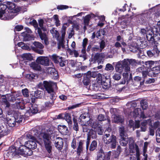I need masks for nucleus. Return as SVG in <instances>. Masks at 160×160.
<instances>
[{
	"mask_svg": "<svg viewBox=\"0 0 160 160\" xmlns=\"http://www.w3.org/2000/svg\"><path fill=\"white\" fill-rule=\"evenodd\" d=\"M54 136L53 131L50 130H48L46 132L42 133L40 135L39 143L40 144L44 143L46 149L49 153L51 152L52 148L51 139L53 138Z\"/></svg>",
	"mask_w": 160,
	"mask_h": 160,
	"instance_id": "f257e3e1",
	"label": "nucleus"
},
{
	"mask_svg": "<svg viewBox=\"0 0 160 160\" xmlns=\"http://www.w3.org/2000/svg\"><path fill=\"white\" fill-rule=\"evenodd\" d=\"M137 63L135 59H125L122 61L118 62L115 67L116 71L121 73L124 70L125 72L130 71V65L132 66H136Z\"/></svg>",
	"mask_w": 160,
	"mask_h": 160,
	"instance_id": "f03ea898",
	"label": "nucleus"
},
{
	"mask_svg": "<svg viewBox=\"0 0 160 160\" xmlns=\"http://www.w3.org/2000/svg\"><path fill=\"white\" fill-rule=\"evenodd\" d=\"M111 129L108 128L104 132L102 140L105 144L108 145L109 147L112 149L116 148L118 142L116 137L112 134Z\"/></svg>",
	"mask_w": 160,
	"mask_h": 160,
	"instance_id": "7ed1b4c3",
	"label": "nucleus"
},
{
	"mask_svg": "<svg viewBox=\"0 0 160 160\" xmlns=\"http://www.w3.org/2000/svg\"><path fill=\"white\" fill-rule=\"evenodd\" d=\"M8 10L4 13L3 19L4 20H9L13 18L15 15L14 13H16L19 11L21 8L16 6L15 4L12 2H9L7 3Z\"/></svg>",
	"mask_w": 160,
	"mask_h": 160,
	"instance_id": "20e7f679",
	"label": "nucleus"
},
{
	"mask_svg": "<svg viewBox=\"0 0 160 160\" xmlns=\"http://www.w3.org/2000/svg\"><path fill=\"white\" fill-rule=\"evenodd\" d=\"M44 21L42 19H40L38 21L39 25L40 28L38 27L37 28V32L40 38L42 40L44 41V43L46 45L49 44L48 39L46 33L42 32L41 29L43 31L45 32L47 31V28L45 26L43 25Z\"/></svg>",
	"mask_w": 160,
	"mask_h": 160,
	"instance_id": "39448f33",
	"label": "nucleus"
},
{
	"mask_svg": "<svg viewBox=\"0 0 160 160\" xmlns=\"http://www.w3.org/2000/svg\"><path fill=\"white\" fill-rule=\"evenodd\" d=\"M44 87L46 90L49 94V97L51 99H54L56 97L55 93L54 92L53 87H56V83L51 82H48L44 81Z\"/></svg>",
	"mask_w": 160,
	"mask_h": 160,
	"instance_id": "423d86ee",
	"label": "nucleus"
},
{
	"mask_svg": "<svg viewBox=\"0 0 160 160\" xmlns=\"http://www.w3.org/2000/svg\"><path fill=\"white\" fill-rule=\"evenodd\" d=\"M146 38L149 41L153 42L155 40H158L160 39V34L157 32L156 33H154L153 30L150 28L147 32Z\"/></svg>",
	"mask_w": 160,
	"mask_h": 160,
	"instance_id": "0eeeda50",
	"label": "nucleus"
},
{
	"mask_svg": "<svg viewBox=\"0 0 160 160\" xmlns=\"http://www.w3.org/2000/svg\"><path fill=\"white\" fill-rule=\"evenodd\" d=\"M50 59L55 64H59L62 67L65 65L66 61L64 60L62 57L58 55L57 54H54L50 56Z\"/></svg>",
	"mask_w": 160,
	"mask_h": 160,
	"instance_id": "6e6552de",
	"label": "nucleus"
},
{
	"mask_svg": "<svg viewBox=\"0 0 160 160\" xmlns=\"http://www.w3.org/2000/svg\"><path fill=\"white\" fill-rule=\"evenodd\" d=\"M36 61L38 63L45 66H48L50 64L49 59L47 57H39L37 58Z\"/></svg>",
	"mask_w": 160,
	"mask_h": 160,
	"instance_id": "1a4fd4ad",
	"label": "nucleus"
},
{
	"mask_svg": "<svg viewBox=\"0 0 160 160\" xmlns=\"http://www.w3.org/2000/svg\"><path fill=\"white\" fill-rule=\"evenodd\" d=\"M27 137L31 140L28 141V144L29 148L31 149H35L37 146V144L36 143L37 142L36 138L34 137L30 134L27 135Z\"/></svg>",
	"mask_w": 160,
	"mask_h": 160,
	"instance_id": "9d476101",
	"label": "nucleus"
},
{
	"mask_svg": "<svg viewBox=\"0 0 160 160\" xmlns=\"http://www.w3.org/2000/svg\"><path fill=\"white\" fill-rule=\"evenodd\" d=\"M132 113L134 118L140 117L143 118H146V117L144 114V112L142 111L141 109L140 108H135Z\"/></svg>",
	"mask_w": 160,
	"mask_h": 160,
	"instance_id": "9b49d317",
	"label": "nucleus"
},
{
	"mask_svg": "<svg viewBox=\"0 0 160 160\" xmlns=\"http://www.w3.org/2000/svg\"><path fill=\"white\" fill-rule=\"evenodd\" d=\"M9 132V129L6 125L4 124L0 126V138L7 135Z\"/></svg>",
	"mask_w": 160,
	"mask_h": 160,
	"instance_id": "f8f14e48",
	"label": "nucleus"
},
{
	"mask_svg": "<svg viewBox=\"0 0 160 160\" xmlns=\"http://www.w3.org/2000/svg\"><path fill=\"white\" fill-rule=\"evenodd\" d=\"M55 145L58 149V150L62 149L63 145V142L62 138L60 137L57 138L55 141Z\"/></svg>",
	"mask_w": 160,
	"mask_h": 160,
	"instance_id": "ddd939ff",
	"label": "nucleus"
},
{
	"mask_svg": "<svg viewBox=\"0 0 160 160\" xmlns=\"http://www.w3.org/2000/svg\"><path fill=\"white\" fill-rule=\"evenodd\" d=\"M83 143L82 140H80L78 145V148L77 149V153L78 156H79L83 151Z\"/></svg>",
	"mask_w": 160,
	"mask_h": 160,
	"instance_id": "4468645a",
	"label": "nucleus"
},
{
	"mask_svg": "<svg viewBox=\"0 0 160 160\" xmlns=\"http://www.w3.org/2000/svg\"><path fill=\"white\" fill-rule=\"evenodd\" d=\"M0 8V19L2 20H4V19H3V18L4 17V16H3V15H4V13H5V12H7V10H8V8H8L7 5H1Z\"/></svg>",
	"mask_w": 160,
	"mask_h": 160,
	"instance_id": "2eb2a0df",
	"label": "nucleus"
},
{
	"mask_svg": "<svg viewBox=\"0 0 160 160\" xmlns=\"http://www.w3.org/2000/svg\"><path fill=\"white\" fill-rule=\"evenodd\" d=\"M58 128L59 132L63 135H67L68 132V128L65 125H59Z\"/></svg>",
	"mask_w": 160,
	"mask_h": 160,
	"instance_id": "dca6fc26",
	"label": "nucleus"
},
{
	"mask_svg": "<svg viewBox=\"0 0 160 160\" xmlns=\"http://www.w3.org/2000/svg\"><path fill=\"white\" fill-rule=\"evenodd\" d=\"M87 124L92 128L96 129L98 127V123L96 121L90 119L87 122Z\"/></svg>",
	"mask_w": 160,
	"mask_h": 160,
	"instance_id": "f3484780",
	"label": "nucleus"
},
{
	"mask_svg": "<svg viewBox=\"0 0 160 160\" xmlns=\"http://www.w3.org/2000/svg\"><path fill=\"white\" fill-rule=\"evenodd\" d=\"M104 58V56L102 54L97 53L95 55L93 59L95 61H97L99 64L101 63L102 59Z\"/></svg>",
	"mask_w": 160,
	"mask_h": 160,
	"instance_id": "a211bd4d",
	"label": "nucleus"
},
{
	"mask_svg": "<svg viewBox=\"0 0 160 160\" xmlns=\"http://www.w3.org/2000/svg\"><path fill=\"white\" fill-rule=\"evenodd\" d=\"M112 117L113 121L115 122L122 123L123 122V118L121 116L113 114Z\"/></svg>",
	"mask_w": 160,
	"mask_h": 160,
	"instance_id": "6ab92c4d",
	"label": "nucleus"
},
{
	"mask_svg": "<svg viewBox=\"0 0 160 160\" xmlns=\"http://www.w3.org/2000/svg\"><path fill=\"white\" fill-rule=\"evenodd\" d=\"M7 122L10 127H13L15 126L16 121L14 117L11 116L10 118H8Z\"/></svg>",
	"mask_w": 160,
	"mask_h": 160,
	"instance_id": "aec40b11",
	"label": "nucleus"
},
{
	"mask_svg": "<svg viewBox=\"0 0 160 160\" xmlns=\"http://www.w3.org/2000/svg\"><path fill=\"white\" fill-rule=\"evenodd\" d=\"M8 153L12 156L18 154V149H17L14 146H11L9 148Z\"/></svg>",
	"mask_w": 160,
	"mask_h": 160,
	"instance_id": "412c9836",
	"label": "nucleus"
},
{
	"mask_svg": "<svg viewBox=\"0 0 160 160\" xmlns=\"http://www.w3.org/2000/svg\"><path fill=\"white\" fill-rule=\"evenodd\" d=\"M119 132L120 138H125V137H128L127 134L125 130V128L123 126H121L119 128Z\"/></svg>",
	"mask_w": 160,
	"mask_h": 160,
	"instance_id": "4be33fe9",
	"label": "nucleus"
},
{
	"mask_svg": "<svg viewBox=\"0 0 160 160\" xmlns=\"http://www.w3.org/2000/svg\"><path fill=\"white\" fill-rule=\"evenodd\" d=\"M30 67L33 70L37 71H40L41 67L39 63L35 62H32L30 65Z\"/></svg>",
	"mask_w": 160,
	"mask_h": 160,
	"instance_id": "5701e85b",
	"label": "nucleus"
},
{
	"mask_svg": "<svg viewBox=\"0 0 160 160\" xmlns=\"http://www.w3.org/2000/svg\"><path fill=\"white\" fill-rule=\"evenodd\" d=\"M104 153L102 148H100L98 154L97 160H103Z\"/></svg>",
	"mask_w": 160,
	"mask_h": 160,
	"instance_id": "b1692460",
	"label": "nucleus"
},
{
	"mask_svg": "<svg viewBox=\"0 0 160 160\" xmlns=\"http://www.w3.org/2000/svg\"><path fill=\"white\" fill-rule=\"evenodd\" d=\"M130 51L134 53H139L141 52V50L138 48L137 44L134 46L131 45L130 47Z\"/></svg>",
	"mask_w": 160,
	"mask_h": 160,
	"instance_id": "393cba45",
	"label": "nucleus"
},
{
	"mask_svg": "<svg viewBox=\"0 0 160 160\" xmlns=\"http://www.w3.org/2000/svg\"><path fill=\"white\" fill-rule=\"evenodd\" d=\"M151 121L150 119H149L147 120H145L142 122L141 124V128L142 131L145 132L147 128V125L148 121Z\"/></svg>",
	"mask_w": 160,
	"mask_h": 160,
	"instance_id": "a878e982",
	"label": "nucleus"
},
{
	"mask_svg": "<svg viewBox=\"0 0 160 160\" xmlns=\"http://www.w3.org/2000/svg\"><path fill=\"white\" fill-rule=\"evenodd\" d=\"M152 71L153 74V76H156V75L160 73V66H159L153 67L152 69Z\"/></svg>",
	"mask_w": 160,
	"mask_h": 160,
	"instance_id": "bb28decb",
	"label": "nucleus"
},
{
	"mask_svg": "<svg viewBox=\"0 0 160 160\" xmlns=\"http://www.w3.org/2000/svg\"><path fill=\"white\" fill-rule=\"evenodd\" d=\"M88 135L91 137L92 139H95L97 137L96 131L92 129H91L89 130L88 133Z\"/></svg>",
	"mask_w": 160,
	"mask_h": 160,
	"instance_id": "cd10ccee",
	"label": "nucleus"
},
{
	"mask_svg": "<svg viewBox=\"0 0 160 160\" xmlns=\"http://www.w3.org/2000/svg\"><path fill=\"white\" fill-rule=\"evenodd\" d=\"M120 143L122 146H126L128 144L127 137L120 138Z\"/></svg>",
	"mask_w": 160,
	"mask_h": 160,
	"instance_id": "c85d7f7f",
	"label": "nucleus"
},
{
	"mask_svg": "<svg viewBox=\"0 0 160 160\" xmlns=\"http://www.w3.org/2000/svg\"><path fill=\"white\" fill-rule=\"evenodd\" d=\"M25 30L26 31L25 32L22 33V35L24 38V39H25V38L28 37V34H27L26 33L28 34H31L32 33V32L31 30L28 28H25Z\"/></svg>",
	"mask_w": 160,
	"mask_h": 160,
	"instance_id": "c756f323",
	"label": "nucleus"
},
{
	"mask_svg": "<svg viewBox=\"0 0 160 160\" xmlns=\"http://www.w3.org/2000/svg\"><path fill=\"white\" fill-rule=\"evenodd\" d=\"M16 119V122L18 123L21 122L23 119V116L20 113H18L15 115L14 117Z\"/></svg>",
	"mask_w": 160,
	"mask_h": 160,
	"instance_id": "7c9ffc66",
	"label": "nucleus"
},
{
	"mask_svg": "<svg viewBox=\"0 0 160 160\" xmlns=\"http://www.w3.org/2000/svg\"><path fill=\"white\" fill-rule=\"evenodd\" d=\"M47 72L51 75H57V72L56 69L52 68H47Z\"/></svg>",
	"mask_w": 160,
	"mask_h": 160,
	"instance_id": "2f4dec72",
	"label": "nucleus"
},
{
	"mask_svg": "<svg viewBox=\"0 0 160 160\" xmlns=\"http://www.w3.org/2000/svg\"><path fill=\"white\" fill-rule=\"evenodd\" d=\"M97 142L95 140L92 141L89 148V150L90 151H93L97 148Z\"/></svg>",
	"mask_w": 160,
	"mask_h": 160,
	"instance_id": "473e14b6",
	"label": "nucleus"
},
{
	"mask_svg": "<svg viewBox=\"0 0 160 160\" xmlns=\"http://www.w3.org/2000/svg\"><path fill=\"white\" fill-rule=\"evenodd\" d=\"M22 57L25 60H31L32 59V57L30 53H24L22 55Z\"/></svg>",
	"mask_w": 160,
	"mask_h": 160,
	"instance_id": "72a5a7b5",
	"label": "nucleus"
},
{
	"mask_svg": "<svg viewBox=\"0 0 160 160\" xmlns=\"http://www.w3.org/2000/svg\"><path fill=\"white\" fill-rule=\"evenodd\" d=\"M141 106L143 110L146 109L148 107L147 102L146 100H142L140 102Z\"/></svg>",
	"mask_w": 160,
	"mask_h": 160,
	"instance_id": "f704fd0d",
	"label": "nucleus"
},
{
	"mask_svg": "<svg viewBox=\"0 0 160 160\" xmlns=\"http://www.w3.org/2000/svg\"><path fill=\"white\" fill-rule=\"evenodd\" d=\"M50 32L53 37L56 38H58L59 36V33L55 29H52L50 30Z\"/></svg>",
	"mask_w": 160,
	"mask_h": 160,
	"instance_id": "c9c22d12",
	"label": "nucleus"
},
{
	"mask_svg": "<svg viewBox=\"0 0 160 160\" xmlns=\"http://www.w3.org/2000/svg\"><path fill=\"white\" fill-rule=\"evenodd\" d=\"M43 95L42 91L37 90L35 92L34 96L36 98H40Z\"/></svg>",
	"mask_w": 160,
	"mask_h": 160,
	"instance_id": "e433bc0d",
	"label": "nucleus"
},
{
	"mask_svg": "<svg viewBox=\"0 0 160 160\" xmlns=\"http://www.w3.org/2000/svg\"><path fill=\"white\" fill-rule=\"evenodd\" d=\"M26 147L24 146H22L19 147L18 149V154H24V151H25V150H26Z\"/></svg>",
	"mask_w": 160,
	"mask_h": 160,
	"instance_id": "4c0bfd02",
	"label": "nucleus"
},
{
	"mask_svg": "<svg viewBox=\"0 0 160 160\" xmlns=\"http://www.w3.org/2000/svg\"><path fill=\"white\" fill-rule=\"evenodd\" d=\"M33 44L35 46L36 48L42 49L44 48L43 45L39 42H35L33 43Z\"/></svg>",
	"mask_w": 160,
	"mask_h": 160,
	"instance_id": "58836bf2",
	"label": "nucleus"
},
{
	"mask_svg": "<svg viewBox=\"0 0 160 160\" xmlns=\"http://www.w3.org/2000/svg\"><path fill=\"white\" fill-rule=\"evenodd\" d=\"M91 18L90 15H88L85 16L84 19V23L85 25H88L89 22Z\"/></svg>",
	"mask_w": 160,
	"mask_h": 160,
	"instance_id": "ea45409f",
	"label": "nucleus"
},
{
	"mask_svg": "<svg viewBox=\"0 0 160 160\" xmlns=\"http://www.w3.org/2000/svg\"><path fill=\"white\" fill-rule=\"evenodd\" d=\"M82 123L81 124V125L82 127L83 131V132H87L89 130L88 126L87 123H84L83 121H82Z\"/></svg>",
	"mask_w": 160,
	"mask_h": 160,
	"instance_id": "a19ab883",
	"label": "nucleus"
},
{
	"mask_svg": "<svg viewBox=\"0 0 160 160\" xmlns=\"http://www.w3.org/2000/svg\"><path fill=\"white\" fill-rule=\"evenodd\" d=\"M73 120L74 123V125L73 127V129L76 131H77L78 130V123L77 122V120L75 118H73Z\"/></svg>",
	"mask_w": 160,
	"mask_h": 160,
	"instance_id": "79ce46f5",
	"label": "nucleus"
},
{
	"mask_svg": "<svg viewBox=\"0 0 160 160\" xmlns=\"http://www.w3.org/2000/svg\"><path fill=\"white\" fill-rule=\"evenodd\" d=\"M64 118L69 124H72L71 117L69 114L68 113L66 114L65 115Z\"/></svg>",
	"mask_w": 160,
	"mask_h": 160,
	"instance_id": "37998d69",
	"label": "nucleus"
},
{
	"mask_svg": "<svg viewBox=\"0 0 160 160\" xmlns=\"http://www.w3.org/2000/svg\"><path fill=\"white\" fill-rule=\"evenodd\" d=\"M2 102L6 105V107H9L10 106V104L9 102L7 100L6 98V97L4 95L2 96Z\"/></svg>",
	"mask_w": 160,
	"mask_h": 160,
	"instance_id": "c03bdc74",
	"label": "nucleus"
},
{
	"mask_svg": "<svg viewBox=\"0 0 160 160\" xmlns=\"http://www.w3.org/2000/svg\"><path fill=\"white\" fill-rule=\"evenodd\" d=\"M136 145H137V144H134L129 145V149L130 153H134L135 152L136 150Z\"/></svg>",
	"mask_w": 160,
	"mask_h": 160,
	"instance_id": "a18cd8bd",
	"label": "nucleus"
},
{
	"mask_svg": "<svg viewBox=\"0 0 160 160\" xmlns=\"http://www.w3.org/2000/svg\"><path fill=\"white\" fill-rule=\"evenodd\" d=\"M105 69L106 71H112L113 70L114 68L111 64L110 63H108L106 65Z\"/></svg>",
	"mask_w": 160,
	"mask_h": 160,
	"instance_id": "49530a36",
	"label": "nucleus"
},
{
	"mask_svg": "<svg viewBox=\"0 0 160 160\" xmlns=\"http://www.w3.org/2000/svg\"><path fill=\"white\" fill-rule=\"evenodd\" d=\"M82 82L84 85L88 86L90 83V79L88 77H84Z\"/></svg>",
	"mask_w": 160,
	"mask_h": 160,
	"instance_id": "de8ad7c7",
	"label": "nucleus"
},
{
	"mask_svg": "<svg viewBox=\"0 0 160 160\" xmlns=\"http://www.w3.org/2000/svg\"><path fill=\"white\" fill-rule=\"evenodd\" d=\"M152 51L154 52L155 56H158L160 53V51L158 49L156 45L154 46Z\"/></svg>",
	"mask_w": 160,
	"mask_h": 160,
	"instance_id": "09e8293b",
	"label": "nucleus"
},
{
	"mask_svg": "<svg viewBox=\"0 0 160 160\" xmlns=\"http://www.w3.org/2000/svg\"><path fill=\"white\" fill-rule=\"evenodd\" d=\"M121 73H115L112 76L113 78L116 80H119L121 78Z\"/></svg>",
	"mask_w": 160,
	"mask_h": 160,
	"instance_id": "8fccbe9b",
	"label": "nucleus"
},
{
	"mask_svg": "<svg viewBox=\"0 0 160 160\" xmlns=\"http://www.w3.org/2000/svg\"><path fill=\"white\" fill-rule=\"evenodd\" d=\"M77 138H74L72 139L71 146V147L73 149H75L77 147V140H78Z\"/></svg>",
	"mask_w": 160,
	"mask_h": 160,
	"instance_id": "3c124183",
	"label": "nucleus"
},
{
	"mask_svg": "<svg viewBox=\"0 0 160 160\" xmlns=\"http://www.w3.org/2000/svg\"><path fill=\"white\" fill-rule=\"evenodd\" d=\"M122 75L124 80L121 82V83L122 84H124L126 82V80L128 79V78L129 75L128 72H124L123 73Z\"/></svg>",
	"mask_w": 160,
	"mask_h": 160,
	"instance_id": "603ef678",
	"label": "nucleus"
},
{
	"mask_svg": "<svg viewBox=\"0 0 160 160\" xmlns=\"http://www.w3.org/2000/svg\"><path fill=\"white\" fill-rule=\"evenodd\" d=\"M97 119L99 121H102L105 120L106 118L104 115L100 114L98 116Z\"/></svg>",
	"mask_w": 160,
	"mask_h": 160,
	"instance_id": "864d4df0",
	"label": "nucleus"
},
{
	"mask_svg": "<svg viewBox=\"0 0 160 160\" xmlns=\"http://www.w3.org/2000/svg\"><path fill=\"white\" fill-rule=\"evenodd\" d=\"M26 150H25V151H24L25 155L28 156H31L32 155V152L31 150L28 148L27 147H26Z\"/></svg>",
	"mask_w": 160,
	"mask_h": 160,
	"instance_id": "5fc2aeb1",
	"label": "nucleus"
},
{
	"mask_svg": "<svg viewBox=\"0 0 160 160\" xmlns=\"http://www.w3.org/2000/svg\"><path fill=\"white\" fill-rule=\"evenodd\" d=\"M137 105V103L135 102H129L127 104V106L128 107L130 106V108H132L136 107Z\"/></svg>",
	"mask_w": 160,
	"mask_h": 160,
	"instance_id": "6e6d98bb",
	"label": "nucleus"
},
{
	"mask_svg": "<svg viewBox=\"0 0 160 160\" xmlns=\"http://www.w3.org/2000/svg\"><path fill=\"white\" fill-rule=\"evenodd\" d=\"M154 64V62L152 61H146L145 62V64L147 66V67L148 68L151 67Z\"/></svg>",
	"mask_w": 160,
	"mask_h": 160,
	"instance_id": "4d7b16f0",
	"label": "nucleus"
},
{
	"mask_svg": "<svg viewBox=\"0 0 160 160\" xmlns=\"http://www.w3.org/2000/svg\"><path fill=\"white\" fill-rule=\"evenodd\" d=\"M136 156L137 157V160H140L139 156V150L138 147V145H136Z\"/></svg>",
	"mask_w": 160,
	"mask_h": 160,
	"instance_id": "13d9d810",
	"label": "nucleus"
},
{
	"mask_svg": "<svg viewBox=\"0 0 160 160\" xmlns=\"http://www.w3.org/2000/svg\"><path fill=\"white\" fill-rule=\"evenodd\" d=\"M100 51L101 52L102 50L105 48V42L104 40H102L100 42Z\"/></svg>",
	"mask_w": 160,
	"mask_h": 160,
	"instance_id": "bf43d9fd",
	"label": "nucleus"
},
{
	"mask_svg": "<svg viewBox=\"0 0 160 160\" xmlns=\"http://www.w3.org/2000/svg\"><path fill=\"white\" fill-rule=\"evenodd\" d=\"M22 92L23 95L25 97H28L29 96L28 90L27 88H25L22 90Z\"/></svg>",
	"mask_w": 160,
	"mask_h": 160,
	"instance_id": "052dcab7",
	"label": "nucleus"
},
{
	"mask_svg": "<svg viewBox=\"0 0 160 160\" xmlns=\"http://www.w3.org/2000/svg\"><path fill=\"white\" fill-rule=\"evenodd\" d=\"M55 99V98L54 99H51L52 101L51 102H50L49 101L47 102H45V106L47 107H51L53 103H54V100Z\"/></svg>",
	"mask_w": 160,
	"mask_h": 160,
	"instance_id": "680f3d73",
	"label": "nucleus"
},
{
	"mask_svg": "<svg viewBox=\"0 0 160 160\" xmlns=\"http://www.w3.org/2000/svg\"><path fill=\"white\" fill-rule=\"evenodd\" d=\"M20 102L17 101L15 103L13 104V107L16 109H19L20 108Z\"/></svg>",
	"mask_w": 160,
	"mask_h": 160,
	"instance_id": "e2e57ef3",
	"label": "nucleus"
},
{
	"mask_svg": "<svg viewBox=\"0 0 160 160\" xmlns=\"http://www.w3.org/2000/svg\"><path fill=\"white\" fill-rule=\"evenodd\" d=\"M35 77V75L33 73L27 74L26 75V77L30 80L34 79Z\"/></svg>",
	"mask_w": 160,
	"mask_h": 160,
	"instance_id": "0e129e2a",
	"label": "nucleus"
},
{
	"mask_svg": "<svg viewBox=\"0 0 160 160\" xmlns=\"http://www.w3.org/2000/svg\"><path fill=\"white\" fill-rule=\"evenodd\" d=\"M128 141L129 145L135 144L133 138L132 137L128 138Z\"/></svg>",
	"mask_w": 160,
	"mask_h": 160,
	"instance_id": "69168bd1",
	"label": "nucleus"
},
{
	"mask_svg": "<svg viewBox=\"0 0 160 160\" xmlns=\"http://www.w3.org/2000/svg\"><path fill=\"white\" fill-rule=\"evenodd\" d=\"M148 143L147 142H145L144 143V145L143 147V155L144 156H145V154H146V152L147 151V148L148 146Z\"/></svg>",
	"mask_w": 160,
	"mask_h": 160,
	"instance_id": "338daca9",
	"label": "nucleus"
},
{
	"mask_svg": "<svg viewBox=\"0 0 160 160\" xmlns=\"http://www.w3.org/2000/svg\"><path fill=\"white\" fill-rule=\"evenodd\" d=\"M30 110L32 113H36L38 112V110L36 108H34L33 106L30 108Z\"/></svg>",
	"mask_w": 160,
	"mask_h": 160,
	"instance_id": "774afa93",
	"label": "nucleus"
}]
</instances>
